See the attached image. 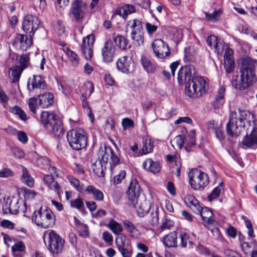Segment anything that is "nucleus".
<instances>
[{
  "label": "nucleus",
  "mask_w": 257,
  "mask_h": 257,
  "mask_svg": "<svg viewBox=\"0 0 257 257\" xmlns=\"http://www.w3.org/2000/svg\"><path fill=\"white\" fill-rule=\"evenodd\" d=\"M167 160L170 162H175V165L177 164L178 161L181 162L179 156L177 154L168 155L166 157Z\"/></svg>",
  "instance_id": "338daca9"
},
{
  "label": "nucleus",
  "mask_w": 257,
  "mask_h": 257,
  "mask_svg": "<svg viewBox=\"0 0 257 257\" xmlns=\"http://www.w3.org/2000/svg\"><path fill=\"white\" fill-rule=\"evenodd\" d=\"M151 207L152 211L151 213V219L149 222L152 225H155L159 221V207L157 205L151 206L149 203L145 200L138 205V207L136 209L138 215L143 217L148 213Z\"/></svg>",
  "instance_id": "1a4fd4ad"
},
{
  "label": "nucleus",
  "mask_w": 257,
  "mask_h": 257,
  "mask_svg": "<svg viewBox=\"0 0 257 257\" xmlns=\"http://www.w3.org/2000/svg\"><path fill=\"white\" fill-rule=\"evenodd\" d=\"M20 200L13 198L9 201V209L10 213L16 214L19 213V205Z\"/></svg>",
  "instance_id": "de8ad7c7"
},
{
  "label": "nucleus",
  "mask_w": 257,
  "mask_h": 257,
  "mask_svg": "<svg viewBox=\"0 0 257 257\" xmlns=\"http://www.w3.org/2000/svg\"><path fill=\"white\" fill-rule=\"evenodd\" d=\"M116 66L118 70L124 73H131L135 70V64L132 58L123 56L116 62Z\"/></svg>",
  "instance_id": "dca6fc26"
},
{
  "label": "nucleus",
  "mask_w": 257,
  "mask_h": 257,
  "mask_svg": "<svg viewBox=\"0 0 257 257\" xmlns=\"http://www.w3.org/2000/svg\"><path fill=\"white\" fill-rule=\"evenodd\" d=\"M25 249V245L22 241H19L12 247V251H23Z\"/></svg>",
  "instance_id": "69168bd1"
},
{
  "label": "nucleus",
  "mask_w": 257,
  "mask_h": 257,
  "mask_svg": "<svg viewBox=\"0 0 257 257\" xmlns=\"http://www.w3.org/2000/svg\"><path fill=\"white\" fill-rule=\"evenodd\" d=\"M123 223L125 228L131 233L132 236H134L139 234V230L129 220H125L123 221Z\"/></svg>",
  "instance_id": "09e8293b"
},
{
  "label": "nucleus",
  "mask_w": 257,
  "mask_h": 257,
  "mask_svg": "<svg viewBox=\"0 0 257 257\" xmlns=\"http://www.w3.org/2000/svg\"><path fill=\"white\" fill-rule=\"evenodd\" d=\"M241 144L244 148L255 149L257 148V128L252 127L249 135L244 137L242 141Z\"/></svg>",
  "instance_id": "aec40b11"
},
{
  "label": "nucleus",
  "mask_w": 257,
  "mask_h": 257,
  "mask_svg": "<svg viewBox=\"0 0 257 257\" xmlns=\"http://www.w3.org/2000/svg\"><path fill=\"white\" fill-rule=\"evenodd\" d=\"M126 176V172L125 170H120L118 174L113 177V183L114 184H120Z\"/></svg>",
  "instance_id": "bf43d9fd"
},
{
  "label": "nucleus",
  "mask_w": 257,
  "mask_h": 257,
  "mask_svg": "<svg viewBox=\"0 0 257 257\" xmlns=\"http://www.w3.org/2000/svg\"><path fill=\"white\" fill-rule=\"evenodd\" d=\"M70 204L72 208H76L78 210H82L84 209L83 200L80 197L70 201Z\"/></svg>",
  "instance_id": "3c124183"
},
{
  "label": "nucleus",
  "mask_w": 257,
  "mask_h": 257,
  "mask_svg": "<svg viewBox=\"0 0 257 257\" xmlns=\"http://www.w3.org/2000/svg\"><path fill=\"white\" fill-rule=\"evenodd\" d=\"M14 175L13 171L10 168H5L0 170V178H8Z\"/></svg>",
  "instance_id": "e2e57ef3"
},
{
  "label": "nucleus",
  "mask_w": 257,
  "mask_h": 257,
  "mask_svg": "<svg viewBox=\"0 0 257 257\" xmlns=\"http://www.w3.org/2000/svg\"><path fill=\"white\" fill-rule=\"evenodd\" d=\"M177 234L175 231L165 235L163 238V242L167 247H173L177 246Z\"/></svg>",
  "instance_id": "cd10ccee"
},
{
  "label": "nucleus",
  "mask_w": 257,
  "mask_h": 257,
  "mask_svg": "<svg viewBox=\"0 0 257 257\" xmlns=\"http://www.w3.org/2000/svg\"><path fill=\"white\" fill-rule=\"evenodd\" d=\"M257 67V61L247 56L241 58L240 61V78L238 80L232 81L233 86L240 90L246 89L250 84L254 82L256 76L254 69Z\"/></svg>",
  "instance_id": "f03ea898"
},
{
  "label": "nucleus",
  "mask_w": 257,
  "mask_h": 257,
  "mask_svg": "<svg viewBox=\"0 0 257 257\" xmlns=\"http://www.w3.org/2000/svg\"><path fill=\"white\" fill-rule=\"evenodd\" d=\"M206 42L207 45L211 48H213L215 52L218 54H222L224 49V44L220 40L218 41L216 36L214 35L208 36Z\"/></svg>",
  "instance_id": "5701e85b"
},
{
  "label": "nucleus",
  "mask_w": 257,
  "mask_h": 257,
  "mask_svg": "<svg viewBox=\"0 0 257 257\" xmlns=\"http://www.w3.org/2000/svg\"><path fill=\"white\" fill-rule=\"evenodd\" d=\"M39 104L43 108H47L54 102V95L50 92L46 93L39 96Z\"/></svg>",
  "instance_id": "c756f323"
},
{
  "label": "nucleus",
  "mask_w": 257,
  "mask_h": 257,
  "mask_svg": "<svg viewBox=\"0 0 257 257\" xmlns=\"http://www.w3.org/2000/svg\"><path fill=\"white\" fill-rule=\"evenodd\" d=\"M127 241L126 236L122 234L116 238V243L118 250L127 247Z\"/></svg>",
  "instance_id": "864d4df0"
},
{
  "label": "nucleus",
  "mask_w": 257,
  "mask_h": 257,
  "mask_svg": "<svg viewBox=\"0 0 257 257\" xmlns=\"http://www.w3.org/2000/svg\"><path fill=\"white\" fill-rule=\"evenodd\" d=\"M81 227L79 231L80 235L84 237H88L89 236V231L87 225L83 224Z\"/></svg>",
  "instance_id": "774afa93"
},
{
  "label": "nucleus",
  "mask_w": 257,
  "mask_h": 257,
  "mask_svg": "<svg viewBox=\"0 0 257 257\" xmlns=\"http://www.w3.org/2000/svg\"><path fill=\"white\" fill-rule=\"evenodd\" d=\"M32 36L23 34H17L12 45L16 49L26 51L32 44Z\"/></svg>",
  "instance_id": "4468645a"
},
{
  "label": "nucleus",
  "mask_w": 257,
  "mask_h": 257,
  "mask_svg": "<svg viewBox=\"0 0 257 257\" xmlns=\"http://www.w3.org/2000/svg\"><path fill=\"white\" fill-rule=\"evenodd\" d=\"M223 183L220 182L219 185L216 187L208 195V198L209 201H212L219 197L221 191L222 189Z\"/></svg>",
  "instance_id": "603ef678"
},
{
  "label": "nucleus",
  "mask_w": 257,
  "mask_h": 257,
  "mask_svg": "<svg viewBox=\"0 0 257 257\" xmlns=\"http://www.w3.org/2000/svg\"><path fill=\"white\" fill-rule=\"evenodd\" d=\"M12 57L13 59L16 58L18 60V63L20 65V68L21 69L23 70L28 66L29 58L27 55L23 54L19 56L16 54H13Z\"/></svg>",
  "instance_id": "ea45409f"
},
{
  "label": "nucleus",
  "mask_w": 257,
  "mask_h": 257,
  "mask_svg": "<svg viewBox=\"0 0 257 257\" xmlns=\"http://www.w3.org/2000/svg\"><path fill=\"white\" fill-rule=\"evenodd\" d=\"M67 179L69 180L70 184L79 192L82 193L83 191L82 184L80 183L79 180L74 178L73 176L69 175L67 176Z\"/></svg>",
  "instance_id": "49530a36"
},
{
  "label": "nucleus",
  "mask_w": 257,
  "mask_h": 257,
  "mask_svg": "<svg viewBox=\"0 0 257 257\" xmlns=\"http://www.w3.org/2000/svg\"><path fill=\"white\" fill-rule=\"evenodd\" d=\"M121 124L123 130H126L130 127H133L134 126V121L128 118H124L122 119Z\"/></svg>",
  "instance_id": "0e129e2a"
},
{
  "label": "nucleus",
  "mask_w": 257,
  "mask_h": 257,
  "mask_svg": "<svg viewBox=\"0 0 257 257\" xmlns=\"http://www.w3.org/2000/svg\"><path fill=\"white\" fill-rule=\"evenodd\" d=\"M110 169L119 163V159L115 155L110 147L100 148L97 153V158L92 161L91 167L94 173L99 177H103L107 163Z\"/></svg>",
  "instance_id": "7ed1b4c3"
},
{
  "label": "nucleus",
  "mask_w": 257,
  "mask_h": 257,
  "mask_svg": "<svg viewBox=\"0 0 257 257\" xmlns=\"http://www.w3.org/2000/svg\"><path fill=\"white\" fill-rule=\"evenodd\" d=\"M127 26L129 27L132 31H139L143 30L142 22L141 20L134 19L127 22Z\"/></svg>",
  "instance_id": "37998d69"
},
{
  "label": "nucleus",
  "mask_w": 257,
  "mask_h": 257,
  "mask_svg": "<svg viewBox=\"0 0 257 257\" xmlns=\"http://www.w3.org/2000/svg\"><path fill=\"white\" fill-rule=\"evenodd\" d=\"M225 91V88L223 86L218 89L215 99L213 102V105L215 108H219L222 105Z\"/></svg>",
  "instance_id": "c9c22d12"
},
{
  "label": "nucleus",
  "mask_w": 257,
  "mask_h": 257,
  "mask_svg": "<svg viewBox=\"0 0 257 257\" xmlns=\"http://www.w3.org/2000/svg\"><path fill=\"white\" fill-rule=\"evenodd\" d=\"M141 62L143 68L148 73H153L155 72L156 66L149 59L146 57H143L141 59Z\"/></svg>",
  "instance_id": "a19ab883"
},
{
  "label": "nucleus",
  "mask_w": 257,
  "mask_h": 257,
  "mask_svg": "<svg viewBox=\"0 0 257 257\" xmlns=\"http://www.w3.org/2000/svg\"><path fill=\"white\" fill-rule=\"evenodd\" d=\"M9 111L14 115H17L19 118L23 121H26L28 119V117L25 111L18 106H14L10 107Z\"/></svg>",
  "instance_id": "58836bf2"
},
{
  "label": "nucleus",
  "mask_w": 257,
  "mask_h": 257,
  "mask_svg": "<svg viewBox=\"0 0 257 257\" xmlns=\"http://www.w3.org/2000/svg\"><path fill=\"white\" fill-rule=\"evenodd\" d=\"M221 13V11L220 9H219L214 11L212 14H209L206 13V17L209 21L215 22L219 19Z\"/></svg>",
  "instance_id": "4d7b16f0"
},
{
  "label": "nucleus",
  "mask_w": 257,
  "mask_h": 257,
  "mask_svg": "<svg viewBox=\"0 0 257 257\" xmlns=\"http://www.w3.org/2000/svg\"><path fill=\"white\" fill-rule=\"evenodd\" d=\"M8 130L9 132L12 133L13 134L15 133L17 135L18 139L22 143L26 144L27 143L28 138L26 134L23 131H18L16 129L12 127H9Z\"/></svg>",
  "instance_id": "c03bdc74"
},
{
  "label": "nucleus",
  "mask_w": 257,
  "mask_h": 257,
  "mask_svg": "<svg viewBox=\"0 0 257 257\" xmlns=\"http://www.w3.org/2000/svg\"><path fill=\"white\" fill-rule=\"evenodd\" d=\"M46 86L44 79L40 75L34 76L33 78L30 79L28 82V88L30 91H33L37 89H44Z\"/></svg>",
  "instance_id": "4be33fe9"
},
{
  "label": "nucleus",
  "mask_w": 257,
  "mask_h": 257,
  "mask_svg": "<svg viewBox=\"0 0 257 257\" xmlns=\"http://www.w3.org/2000/svg\"><path fill=\"white\" fill-rule=\"evenodd\" d=\"M95 38L93 35H89L83 39L81 50L87 59H90L93 55V44Z\"/></svg>",
  "instance_id": "f3484780"
},
{
  "label": "nucleus",
  "mask_w": 257,
  "mask_h": 257,
  "mask_svg": "<svg viewBox=\"0 0 257 257\" xmlns=\"http://www.w3.org/2000/svg\"><path fill=\"white\" fill-rule=\"evenodd\" d=\"M179 238L181 240L180 245L182 247H186L188 245H191L193 243L194 236L193 234L185 231H181L179 234Z\"/></svg>",
  "instance_id": "72a5a7b5"
},
{
  "label": "nucleus",
  "mask_w": 257,
  "mask_h": 257,
  "mask_svg": "<svg viewBox=\"0 0 257 257\" xmlns=\"http://www.w3.org/2000/svg\"><path fill=\"white\" fill-rule=\"evenodd\" d=\"M154 147V144L153 140L149 137L146 138L143 142L142 149L139 151V154L135 155V157L143 156L152 152Z\"/></svg>",
  "instance_id": "393cba45"
},
{
  "label": "nucleus",
  "mask_w": 257,
  "mask_h": 257,
  "mask_svg": "<svg viewBox=\"0 0 257 257\" xmlns=\"http://www.w3.org/2000/svg\"><path fill=\"white\" fill-rule=\"evenodd\" d=\"M107 227L115 235L119 234L123 231L122 225L114 219L110 220Z\"/></svg>",
  "instance_id": "e433bc0d"
},
{
  "label": "nucleus",
  "mask_w": 257,
  "mask_h": 257,
  "mask_svg": "<svg viewBox=\"0 0 257 257\" xmlns=\"http://www.w3.org/2000/svg\"><path fill=\"white\" fill-rule=\"evenodd\" d=\"M43 181L50 189L54 191L59 197L61 196L62 193V188L51 175H44Z\"/></svg>",
  "instance_id": "412c9836"
},
{
  "label": "nucleus",
  "mask_w": 257,
  "mask_h": 257,
  "mask_svg": "<svg viewBox=\"0 0 257 257\" xmlns=\"http://www.w3.org/2000/svg\"><path fill=\"white\" fill-rule=\"evenodd\" d=\"M43 238L50 252L53 253L62 252L65 241L55 231L50 230L46 232Z\"/></svg>",
  "instance_id": "0eeeda50"
},
{
  "label": "nucleus",
  "mask_w": 257,
  "mask_h": 257,
  "mask_svg": "<svg viewBox=\"0 0 257 257\" xmlns=\"http://www.w3.org/2000/svg\"><path fill=\"white\" fill-rule=\"evenodd\" d=\"M32 220L37 226L47 228L54 225L55 216L51 209L41 208L33 213Z\"/></svg>",
  "instance_id": "423d86ee"
},
{
  "label": "nucleus",
  "mask_w": 257,
  "mask_h": 257,
  "mask_svg": "<svg viewBox=\"0 0 257 257\" xmlns=\"http://www.w3.org/2000/svg\"><path fill=\"white\" fill-rule=\"evenodd\" d=\"M152 47L155 56L158 58L164 59L170 54L168 45L162 39L155 40L152 44Z\"/></svg>",
  "instance_id": "f8f14e48"
},
{
  "label": "nucleus",
  "mask_w": 257,
  "mask_h": 257,
  "mask_svg": "<svg viewBox=\"0 0 257 257\" xmlns=\"http://www.w3.org/2000/svg\"><path fill=\"white\" fill-rule=\"evenodd\" d=\"M199 213L196 214H200L203 221L208 224H213L215 222L213 217V213L211 209L207 207H201Z\"/></svg>",
  "instance_id": "bb28decb"
},
{
  "label": "nucleus",
  "mask_w": 257,
  "mask_h": 257,
  "mask_svg": "<svg viewBox=\"0 0 257 257\" xmlns=\"http://www.w3.org/2000/svg\"><path fill=\"white\" fill-rule=\"evenodd\" d=\"M233 52L232 50L226 47L224 54V68L227 73L233 71L235 68V63L233 57Z\"/></svg>",
  "instance_id": "6ab92c4d"
},
{
  "label": "nucleus",
  "mask_w": 257,
  "mask_h": 257,
  "mask_svg": "<svg viewBox=\"0 0 257 257\" xmlns=\"http://www.w3.org/2000/svg\"><path fill=\"white\" fill-rule=\"evenodd\" d=\"M64 51L69 57L72 65L74 66H77L79 63V58L77 54L68 48L65 49Z\"/></svg>",
  "instance_id": "79ce46f5"
},
{
  "label": "nucleus",
  "mask_w": 257,
  "mask_h": 257,
  "mask_svg": "<svg viewBox=\"0 0 257 257\" xmlns=\"http://www.w3.org/2000/svg\"><path fill=\"white\" fill-rule=\"evenodd\" d=\"M186 205L189 207L195 213L200 212L201 207L197 200L192 195H188L184 198Z\"/></svg>",
  "instance_id": "a878e982"
},
{
  "label": "nucleus",
  "mask_w": 257,
  "mask_h": 257,
  "mask_svg": "<svg viewBox=\"0 0 257 257\" xmlns=\"http://www.w3.org/2000/svg\"><path fill=\"white\" fill-rule=\"evenodd\" d=\"M85 192L87 194L92 195L94 199L96 201H102L104 199L103 192L92 185L87 186L85 189Z\"/></svg>",
  "instance_id": "473e14b6"
},
{
  "label": "nucleus",
  "mask_w": 257,
  "mask_h": 257,
  "mask_svg": "<svg viewBox=\"0 0 257 257\" xmlns=\"http://www.w3.org/2000/svg\"><path fill=\"white\" fill-rule=\"evenodd\" d=\"M188 176L190 185L195 190H203L209 183L208 175L197 169H192Z\"/></svg>",
  "instance_id": "6e6552de"
},
{
  "label": "nucleus",
  "mask_w": 257,
  "mask_h": 257,
  "mask_svg": "<svg viewBox=\"0 0 257 257\" xmlns=\"http://www.w3.org/2000/svg\"><path fill=\"white\" fill-rule=\"evenodd\" d=\"M113 40L116 46L122 50L126 49L128 44L127 40L123 37L118 35L115 37H113Z\"/></svg>",
  "instance_id": "a18cd8bd"
},
{
  "label": "nucleus",
  "mask_w": 257,
  "mask_h": 257,
  "mask_svg": "<svg viewBox=\"0 0 257 257\" xmlns=\"http://www.w3.org/2000/svg\"><path fill=\"white\" fill-rule=\"evenodd\" d=\"M136 12V9L134 6L131 5H125V6L117 9L113 15H118L126 19L127 15Z\"/></svg>",
  "instance_id": "2f4dec72"
},
{
  "label": "nucleus",
  "mask_w": 257,
  "mask_h": 257,
  "mask_svg": "<svg viewBox=\"0 0 257 257\" xmlns=\"http://www.w3.org/2000/svg\"><path fill=\"white\" fill-rule=\"evenodd\" d=\"M84 87L89 89V92H86L85 93L82 94L81 100L83 107L85 109V111H87V110L90 109V108L88 106V102L86 99L87 97H89L93 93L94 87L93 83L90 81H87L85 82Z\"/></svg>",
  "instance_id": "b1692460"
},
{
  "label": "nucleus",
  "mask_w": 257,
  "mask_h": 257,
  "mask_svg": "<svg viewBox=\"0 0 257 257\" xmlns=\"http://www.w3.org/2000/svg\"><path fill=\"white\" fill-rule=\"evenodd\" d=\"M40 23V21L37 16L27 15L24 18L22 28L25 33L29 34L30 36H33L35 32L38 29Z\"/></svg>",
  "instance_id": "9b49d317"
},
{
  "label": "nucleus",
  "mask_w": 257,
  "mask_h": 257,
  "mask_svg": "<svg viewBox=\"0 0 257 257\" xmlns=\"http://www.w3.org/2000/svg\"><path fill=\"white\" fill-rule=\"evenodd\" d=\"M140 193V186L137 181L134 179H132L130 183L128 190L127 192V196L128 204L133 207L137 208L138 207L139 197Z\"/></svg>",
  "instance_id": "9d476101"
},
{
  "label": "nucleus",
  "mask_w": 257,
  "mask_h": 257,
  "mask_svg": "<svg viewBox=\"0 0 257 257\" xmlns=\"http://www.w3.org/2000/svg\"><path fill=\"white\" fill-rule=\"evenodd\" d=\"M131 38L135 45H141L144 43L143 30L139 31H132Z\"/></svg>",
  "instance_id": "4c0bfd02"
},
{
  "label": "nucleus",
  "mask_w": 257,
  "mask_h": 257,
  "mask_svg": "<svg viewBox=\"0 0 257 257\" xmlns=\"http://www.w3.org/2000/svg\"><path fill=\"white\" fill-rule=\"evenodd\" d=\"M36 193L32 190L28 189H24V197L27 200H31L35 197Z\"/></svg>",
  "instance_id": "680f3d73"
},
{
  "label": "nucleus",
  "mask_w": 257,
  "mask_h": 257,
  "mask_svg": "<svg viewBox=\"0 0 257 257\" xmlns=\"http://www.w3.org/2000/svg\"><path fill=\"white\" fill-rule=\"evenodd\" d=\"M242 128L237 120V113L232 111L229 115V120L226 125L227 134L232 137H237L239 135Z\"/></svg>",
  "instance_id": "ddd939ff"
},
{
  "label": "nucleus",
  "mask_w": 257,
  "mask_h": 257,
  "mask_svg": "<svg viewBox=\"0 0 257 257\" xmlns=\"http://www.w3.org/2000/svg\"><path fill=\"white\" fill-rule=\"evenodd\" d=\"M86 7L81 0H75L72 5L71 12L75 20L81 23L84 18Z\"/></svg>",
  "instance_id": "2eb2a0df"
},
{
  "label": "nucleus",
  "mask_w": 257,
  "mask_h": 257,
  "mask_svg": "<svg viewBox=\"0 0 257 257\" xmlns=\"http://www.w3.org/2000/svg\"><path fill=\"white\" fill-rule=\"evenodd\" d=\"M185 141L187 143V147L191 148L195 145V130H191L189 131L186 137Z\"/></svg>",
  "instance_id": "8fccbe9b"
},
{
  "label": "nucleus",
  "mask_w": 257,
  "mask_h": 257,
  "mask_svg": "<svg viewBox=\"0 0 257 257\" xmlns=\"http://www.w3.org/2000/svg\"><path fill=\"white\" fill-rule=\"evenodd\" d=\"M173 142L178 148L181 149L185 143V138L182 135L177 136L173 139Z\"/></svg>",
  "instance_id": "052dcab7"
},
{
  "label": "nucleus",
  "mask_w": 257,
  "mask_h": 257,
  "mask_svg": "<svg viewBox=\"0 0 257 257\" xmlns=\"http://www.w3.org/2000/svg\"><path fill=\"white\" fill-rule=\"evenodd\" d=\"M22 70V69L17 67L10 68L9 72L11 73V75L13 77L12 79L13 83H15L19 80Z\"/></svg>",
  "instance_id": "5fc2aeb1"
},
{
  "label": "nucleus",
  "mask_w": 257,
  "mask_h": 257,
  "mask_svg": "<svg viewBox=\"0 0 257 257\" xmlns=\"http://www.w3.org/2000/svg\"><path fill=\"white\" fill-rule=\"evenodd\" d=\"M28 106L30 111L34 114L36 113L38 107V99L35 97L30 98L28 101Z\"/></svg>",
  "instance_id": "13d9d810"
},
{
  "label": "nucleus",
  "mask_w": 257,
  "mask_h": 257,
  "mask_svg": "<svg viewBox=\"0 0 257 257\" xmlns=\"http://www.w3.org/2000/svg\"><path fill=\"white\" fill-rule=\"evenodd\" d=\"M41 121L45 128L55 136L60 138L64 134L62 121L53 112L43 111L41 115Z\"/></svg>",
  "instance_id": "20e7f679"
},
{
  "label": "nucleus",
  "mask_w": 257,
  "mask_h": 257,
  "mask_svg": "<svg viewBox=\"0 0 257 257\" xmlns=\"http://www.w3.org/2000/svg\"><path fill=\"white\" fill-rule=\"evenodd\" d=\"M239 114H237V120L239 123V126L245 129L246 124L250 126V121L249 119L250 113L244 110H238Z\"/></svg>",
  "instance_id": "c85d7f7f"
},
{
  "label": "nucleus",
  "mask_w": 257,
  "mask_h": 257,
  "mask_svg": "<svg viewBox=\"0 0 257 257\" xmlns=\"http://www.w3.org/2000/svg\"><path fill=\"white\" fill-rule=\"evenodd\" d=\"M115 53V47L113 42L108 40L107 41L102 48L101 54L104 62L108 63L112 61L114 59Z\"/></svg>",
  "instance_id": "a211bd4d"
},
{
  "label": "nucleus",
  "mask_w": 257,
  "mask_h": 257,
  "mask_svg": "<svg viewBox=\"0 0 257 257\" xmlns=\"http://www.w3.org/2000/svg\"><path fill=\"white\" fill-rule=\"evenodd\" d=\"M174 225V221L170 218L165 217L162 219V225L161 227V230H164L165 229H170Z\"/></svg>",
  "instance_id": "6e6d98bb"
},
{
  "label": "nucleus",
  "mask_w": 257,
  "mask_h": 257,
  "mask_svg": "<svg viewBox=\"0 0 257 257\" xmlns=\"http://www.w3.org/2000/svg\"><path fill=\"white\" fill-rule=\"evenodd\" d=\"M67 139L70 146L75 150L84 149L87 145V133L81 128L69 131L67 133Z\"/></svg>",
  "instance_id": "39448f33"
},
{
  "label": "nucleus",
  "mask_w": 257,
  "mask_h": 257,
  "mask_svg": "<svg viewBox=\"0 0 257 257\" xmlns=\"http://www.w3.org/2000/svg\"><path fill=\"white\" fill-rule=\"evenodd\" d=\"M145 169L153 173L159 172L161 170V166L159 162H154L151 159H147L143 163Z\"/></svg>",
  "instance_id": "7c9ffc66"
},
{
  "label": "nucleus",
  "mask_w": 257,
  "mask_h": 257,
  "mask_svg": "<svg viewBox=\"0 0 257 257\" xmlns=\"http://www.w3.org/2000/svg\"><path fill=\"white\" fill-rule=\"evenodd\" d=\"M22 175L21 176V181L23 183L29 187H32L34 184V179L29 174L27 168L24 166L22 167Z\"/></svg>",
  "instance_id": "f704fd0d"
},
{
  "label": "nucleus",
  "mask_w": 257,
  "mask_h": 257,
  "mask_svg": "<svg viewBox=\"0 0 257 257\" xmlns=\"http://www.w3.org/2000/svg\"><path fill=\"white\" fill-rule=\"evenodd\" d=\"M178 83H185V93L190 97L197 98L205 94L208 88L205 79L199 75L191 65L182 67L178 73Z\"/></svg>",
  "instance_id": "f257e3e1"
}]
</instances>
